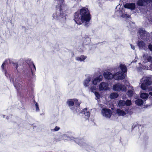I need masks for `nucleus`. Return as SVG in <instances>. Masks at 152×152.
Masks as SVG:
<instances>
[{
  "label": "nucleus",
  "mask_w": 152,
  "mask_h": 152,
  "mask_svg": "<svg viewBox=\"0 0 152 152\" xmlns=\"http://www.w3.org/2000/svg\"><path fill=\"white\" fill-rule=\"evenodd\" d=\"M136 7L135 4L133 3H126L124 5V7L131 9L132 10H134Z\"/></svg>",
  "instance_id": "10"
},
{
  "label": "nucleus",
  "mask_w": 152,
  "mask_h": 152,
  "mask_svg": "<svg viewBox=\"0 0 152 152\" xmlns=\"http://www.w3.org/2000/svg\"><path fill=\"white\" fill-rule=\"evenodd\" d=\"M118 105L120 107H123L125 106V101L124 100H121L119 101L118 103Z\"/></svg>",
  "instance_id": "27"
},
{
  "label": "nucleus",
  "mask_w": 152,
  "mask_h": 152,
  "mask_svg": "<svg viewBox=\"0 0 152 152\" xmlns=\"http://www.w3.org/2000/svg\"><path fill=\"white\" fill-rule=\"evenodd\" d=\"M116 112L119 116H124L126 115V113L124 111L119 109H117Z\"/></svg>",
  "instance_id": "17"
},
{
  "label": "nucleus",
  "mask_w": 152,
  "mask_h": 152,
  "mask_svg": "<svg viewBox=\"0 0 152 152\" xmlns=\"http://www.w3.org/2000/svg\"><path fill=\"white\" fill-rule=\"evenodd\" d=\"M152 60V57L150 56H148V58H147V60L149 62H150V61H151Z\"/></svg>",
  "instance_id": "37"
},
{
  "label": "nucleus",
  "mask_w": 152,
  "mask_h": 152,
  "mask_svg": "<svg viewBox=\"0 0 152 152\" xmlns=\"http://www.w3.org/2000/svg\"><path fill=\"white\" fill-rule=\"evenodd\" d=\"M35 103L36 108V111H39V107L38 104L36 102H35Z\"/></svg>",
  "instance_id": "33"
},
{
  "label": "nucleus",
  "mask_w": 152,
  "mask_h": 152,
  "mask_svg": "<svg viewBox=\"0 0 152 152\" xmlns=\"http://www.w3.org/2000/svg\"><path fill=\"white\" fill-rule=\"evenodd\" d=\"M135 104L137 105L141 106L143 104V101L141 99H138L135 101Z\"/></svg>",
  "instance_id": "19"
},
{
  "label": "nucleus",
  "mask_w": 152,
  "mask_h": 152,
  "mask_svg": "<svg viewBox=\"0 0 152 152\" xmlns=\"http://www.w3.org/2000/svg\"><path fill=\"white\" fill-rule=\"evenodd\" d=\"M151 64H152V60H151Z\"/></svg>",
  "instance_id": "43"
},
{
  "label": "nucleus",
  "mask_w": 152,
  "mask_h": 152,
  "mask_svg": "<svg viewBox=\"0 0 152 152\" xmlns=\"http://www.w3.org/2000/svg\"><path fill=\"white\" fill-rule=\"evenodd\" d=\"M149 94L152 96V92H151L149 93Z\"/></svg>",
  "instance_id": "40"
},
{
  "label": "nucleus",
  "mask_w": 152,
  "mask_h": 152,
  "mask_svg": "<svg viewBox=\"0 0 152 152\" xmlns=\"http://www.w3.org/2000/svg\"><path fill=\"white\" fill-rule=\"evenodd\" d=\"M102 78L103 77L102 75H99L93 80L92 83L95 85H96L97 83L100 82L102 80Z\"/></svg>",
  "instance_id": "12"
},
{
  "label": "nucleus",
  "mask_w": 152,
  "mask_h": 152,
  "mask_svg": "<svg viewBox=\"0 0 152 152\" xmlns=\"http://www.w3.org/2000/svg\"><path fill=\"white\" fill-rule=\"evenodd\" d=\"M95 95L98 99H99L100 98V95L99 93L97 91H95L94 93Z\"/></svg>",
  "instance_id": "29"
},
{
  "label": "nucleus",
  "mask_w": 152,
  "mask_h": 152,
  "mask_svg": "<svg viewBox=\"0 0 152 152\" xmlns=\"http://www.w3.org/2000/svg\"><path fill=\"white\" fill-rule=\"evenodd\" d=\"M86 58V56H84V55H81L80 57H77L76 58V60L77 61H83Z\"/></svg>",
  "instance_id": "20"
},
{
  "label": "nucleus",
  "mask_w": 152,
  "mask_h": 152,
  "mask_svg": "<svg viewBox=\"0 0 152 152\" xmlns=\"http://www.w3.org/2000/svg\"><path fill=\"white\" fill-rule=\"evenodd\" d=\"M91 41V39L88 37H86V38L83 39V43L82 45L84 47L85 45H88L89 43Z\"/></svg>",
  "instance_id": "14"
},
{
  "label": "nucleus",
  "mask_w": 152,
  "mask_h": 152,
  "mask_svg": "<svg viewBox=\"0 0 152 152\" xmlns=\"http://www.w3.org/2000/svg\"><path fill=\"white\" fill-rule=\"evenodd\" d=\"M66 103L69 107H72L74 106L75 107L70 108L72 110H75L76 113H78L80 110V105L81 102H79L77 99H68L66 102Z\"/></svg>",
  "instance_id": "3"
},
{
  "label": "nucleus",
  "mask_w": 152,
  "mask_h": 152,
  "mask_svg": "<svg viewBox=\"0 0 152 152\" xmlns=\"http://www.w3.org/2000/svg\"><path fill=\"white\" fill-rule=\"evenodd\" d=\"M140 96L143 99H147L148 97V94L147 93H143L141 94Z\"/></svg>",
  "instance_id": "21"
},
{
  "label": "nucleus",
  "mask_w": 152,
  "mask_h": 152,
  "mask_svg": "<svg viewBox=\"0 0 152 152\" xmlns=\"http://www.w3.org/2000/svg\"><path fill=\"white\" fill-rule=\"evenodd\" d=\"M60 129L59 127L57 126H56L55 128L53 129V131H57L59 130Z\"/></svg>",
  "instance_id": "35"
},
{
  "label": "nucleus",
  "mask_w": 152,
  "mask_h": 152,
  "mask_svg": "<svg viewBox=\"0 0 152 152\" xmlns=\"http://www.w3.org/2000/svg\"><path fill=\"white\" fill-rule=\"evenodd\" d=\"M91 19V16L89 10L85 7L80 9L79 12H77L74 13V20L78 25L85 22L84 26L88 27Z\"/></svg>",
  "instance_id": "1"
},
{
  "label": "nucleus",
  "mask_w": 152,
  "mask_h": 152,
  "mask_svg": "<svg viewBox=\"0 0 152 152\" xmlns=\"http://www.w3.org/2000/svg\"><path fill=\"white\" fill-rule=\"evenodd\" d=\"M91 19V16L89 10L85 7L80 9L79 12H77L74 13V20L78 25L85 22L84 26L88 27Z\"/></svg>",
  "instance_id": "2"
},
{
  "label": "nucleus",
  "mask_w": 152,
  "mask_h": 152,
  "mask_svg": "<svg viewBox=\"0 0 152 152\" xmlns=\"http://www.w3.org/2000/svg\"><path fill=\"white\" fill-rule=\"evenodd\" d=\"M78 115H79L80 113H83L86 116V118L88 119L90 117V113L87 110L86 108H84L81 111H80L78 112Z\"/></svg>",
  "instance_id": "11"
},
{
  "label": "nucleus",
  "mask_w": 152,
  "mask_h": 152,
  "mask_svg": "<svg viewBox=\"0 0 152 152\" xmlns=\"http://www.w3.org/2000/svg\"><path fill=\"white\" fill-rule=\"evenodd\" d=\"M119 68L121 70V72H123L124 74L127 72V68L125 64H121L119 65Z\"/></svg>",
  "instance_id": "13"
},
{
  "label": "nucleus",
  "mask_w": 152,
  "mask_h": 152,
  "mask_svg": "<svg viewBox=\"0 0 152 152\" xmlns=\"http://www.w3.org/2000/svg\"><path fill=\"white\" fill-rule=\"evenodd\" d=\"M102 111L103 115L108 118H110L112 114L111 110L109 109L103 108Z\"/></svg>",
  "instance_id": "7"
},
{
  "label": "nucleus",
  "mask_w": 152,
  "mask_h": 152,
  "mask_svg": "<svg viewBox=\"0 0 152 152\" xmlns=\"http://www.w3.org/2000/svg\"><path fill=\"white\" fill-rule=\"evenodd\" d=\"M138 33L140 35V37L141 38H143L146 36L147 35L146 31L142 29H140L138 31Z\"/></svg>",
  "instance_id": "15"
},
{
  "label": "nucleus",
  "mask_w": 152,
  "mask_h": 152,
  "mask_svg": "<svg viewBox=\"0 0 152 152\" xmlns=\"http://www.w3.org/2000/svg\"><path fill=\"white\" fill-rule=\"evenodd\" d=\"M118 96V95L117 93H112L110 95V97L111 99L117 98Z\"/></svg>",
  "instance_id": "22"
},
{
  "label": "nucleus",
  "mask_w": 152,
  "mask_h": 152,
  "mask_svg": "<svg viewBox=\"0 0 152 152\" xmlns=\"http://www.w3.org/2000/svg\"><path fill=\"white\" fill-rule=\"evenodd\" d=\"M145 3L147 4H149L152 2V0H144Z\"/></svg>",
  "instance_id": "36"
},
{
  "label": "nucleus",
  "mask_w": 152,
  "mask_h": 152,
  "mask_svg": "<svg viewBox=\"0 0 152 152\" xmlns=\"http://www.w3.org/2000/svg\"><path fill=\"white\" fill-rule=\"evenodd\" d=\"M103 75L104 78L107 80H111L113 78V75L110 72L107 71L104 72Z\"/></svg>",
  "instance_id": "8"
},
{
  "label": "nucleus",
  "mask_w": 152,
  "mask_h": 152,
  "mask_svg": "<svg viewBox=\"0 0 152 152\" xmlns=\"http://www.w3.org/2000/svg\"><path fill=\"white\" fill-rule=\"evenodd\" d=\"M125 75L123 72L118 71L113 74V78L115 80H122L125 78Z\"/></svg>",
  "instance_id": "6"
},
{
  "label": "nucleus",
  "mask_w": 152,
  "mask_h": 152,
  "mask_svg": "<svg viewBox=\"0 0 152 152\" xmlns=\"http://www.w3.org/2000/svg\"><path fill=\"white\" fill-rule=\"evenodd\" d=\"M12 64H13V66H15V69L18 72V63H12Z\"/></svg>",
  "instance_id": "30"
},
{
  "label": "nucleus",
  "mask_w": 152,
  "mask_h": 152,
  "mask_svg": "<svg viewBox=\"0 0 152 152\" xmlns=\"http://www.w3.org/2000/svg\"><path fill=\"white\" fill-rule=\"evenodd\" d=\"M144 0H138L137 2V4L139 6H144Z\"/></svg>",
  "instance_id": "24"
},
{
  "label": "nucleus",
  "mask_w": 152,
  "mask_h": 152,
  "mask_svg": "<svg viewBox=\"0 0 152 152\" xmlns=\"http://www.w3.org/2000/svg\"><path fill=\"white\" fill-rule=\"evenodd\" d=\"M99 88L100 90H107L108 88V85L106 82H102L99 85Z\"/></svg>",
  "instance_id": "9"
},
{
  "label": "nucleus",
  "mask_w": 152,
  "mask_h": 152,
  "mask_svg": "<svg viewBox=\"0 0 152 152\" xmlns=\"http://www.w3.org/2000/svg\"><path fill=\"white\" fill-rule=\"evenodd\" d=\"M7 61H5L1 65V67L3 70H5V69L4 67V66L6 64V63H7Z\"/></svg>",
  "instance_id": "34"
},
{
  "label": "nucleus",
  "mask_w": 152,
  "mask_h": 152,
  "mask_svg": "<svg viewBox=\"0 0 152 152\" xmlns=\"http://www.w3.org/2000/svg\"><path fill=\"white\" fill-rule=\"evenodd\" d=\"M60 16L61 17H62L63 16L62 15V14L61 13H60Z\"/></svg>",
  "instance_id": "41"
},
{
  "label": "nucleus",
  "mask_w": 152,
  "mask_h": 152,
  "mask_svg": "<svg viewBox=\"0 0 152 152\" xmlns=\"http://www.w3.org/2000/svg\"><path fill=\"white\" fill-rule=\"evenodd\" d=\"M6 72V70H5V75L6 76H7V75H8L7 74Z\"/></svg>",
  "instance_id": "39"
},
{
  "label": "nucleus",
  "mask_w": 152,
  "mask_h": 152,
  "mask_svg": "<svg viewBox=\"0 0 152 152\" xmlns=\"http://www.w3.org/2000/svg\"><path fill=\"white\" fill-rule=\"evenodd\" d=\"M28 64L31 69V73L33 75V73L36 71L35 66L33 62H31L30 64Z\"/></svg>",
  "instance_id": "16"
},
{
  "label": "nucleus",
  "mask_w": 152,
  "mask_h": 152,
  "mask_svg": "<svg viewBox=\"0 0 152 152\" xmlns=\"http://www.w3.org/2000/svg\"><path fill=\"white\" fill-rule=\"evenodd\" d=\"M142 82L140 85L141 88L143 90L152 91V87L149 86L152 83L151 78L148 77H143L141 80Z\"/></svg>",
  "instance_id": "4"
},
{
  "label": "nucleus",
  "mask_w": 152,
  "mask_h": 152,
  "mask_svg": "<svg viewBox=\"0 0 152 152\" xmlns=\"http://www.w3.org/2000/svg\"><path fill=\"white\" fill-rule=\"evenodd\" d=\"M61 8L60 7V11H61Z\"/></svg>",
  "instance_id": "42"
},
{
  "label": "nucleus",
  "mask_w": 152,
  "mask_h": 152,
  "mask_svg": "<svg viewBox=\"0 0 152 152\" xmlns=\"http://www.w3.org/2000/svg\"><path fill=\"white\" fill-rule=\"evenodd\" d=\"M89 89L91 92H94V91L96 90V87L95 86L90 87L89 88Z\"/></svg>",
  "instance_id": "31"
},
{
  "label": "nucleus",
  "mask_w": 152,
  "mask_h": 152,
  "mask_svg": "<svg viewBox=\"0 0 152 152\" xmlns=\"http://www.w3.org/2000/svg\"><path fill=\"white\" fill-rule=\"evenodd\" d=\"M133 92L132 90H129L126 93V94L129 97H132L133 95Z\"/></svg>",
  "instance_id": "25"
},
{
  "label": "nucleus",
  "mask_w": 152,
  "mask_h": 152,
  "mask_svg": "<svg viewBox=\"0 0 152 152\" xmlns=\"http://www.w3.org/2000/svg\"><path fill=\"white\" fill-rule=\"evenodd\" d=\"M13 83L14 86L16 88L17 90L19 91L21 85L18 83L14 82Z\"/></svg>",
  "instance_id": "23"
},
{
  "label": "nucleus",
  "mask_w": 152,
  "mask_h": 152,
  "mask_svg": "<svg viewBox=\"0 0 152 152\" xmlns=\"http://www.w3.org/2000/svg\"><path fill=\"white\" fill-rule=\"evenodd\" d=\"M131 46L132 48L134 50L135 49V47L134 45H131Z\"/></svg>",
  "instance_id": "38"
},
{
  "label": "nucleus",
  "mask_w": 152,
  "mask_h": 152,
  "mask_svg": "<svg viewBox=\"0 0 152 152\" xmlns=\"http://www.w3.org/2000/svg\"><path fill=\"white\" fill-rule=\"evenodd\" d=\"M148 48L149 50L152 52V44L149 43L148 45Z\"/></svg>",
  "instance_id": "32"
},
{
  "label": "nucleus",
  "mask_w": 152,
  "mask_h": 152,
  "mask_svg": "<svg viewBox=\"0 0 152 152\" xmlns=\"http://www.w3.org/2000/svg\"><path fill=\"white\" fill-rule=\"evenodd\" d=\"M113 89L114 91H126V87L124 85L121 84L117 83L113 86Z\"/></svg>",
  "instance_id": "5"
},
{
  "label": "nucleus",
  "mask_w": 152,
  "mask_h": 152,
  "mask_svg": "<svg viewBox=\"0 0 152 152\" xmlns=\"http://www.w3.org/2000/svg\"><path fill=\"white\" fill-rule=\"evenodd\" d=\"M125 105L126 106H129L132 104V102L130 100L127 99L125 101Z\"/></svg>",
  "instance_id": "28"
},
{
  "label": "nucleus",
  "mask_w": 152,
  "mask_h": 152,
  "mask_svg": "<svg viewBox=\"0 0 152 152\" xmlns=\"http://www.w3.org/2000/svg\"><path fill=\"white\" fill-rule=\"evenodd\" d=\"M90 81V78L85 80L84 82V85L86 87L88 86V84Z\"/></svg>",
  "instance_id": "26"
},
{
  "label": "nucleus",
  "mask_w": 152,
  "mask_h": 152,
  "mask_svg": "<svg viewBox=\"0 0 152 152\" xmlns=\"http://www.w3.org/2000/svg\"><path fill=\"white\" fill-rule=\"evenodd\" d=\"M138 45L140 48L145 49V44L142 41H138L137 44Z\"/></svg>",
  "instance_id": "18"
}]
</instances>
